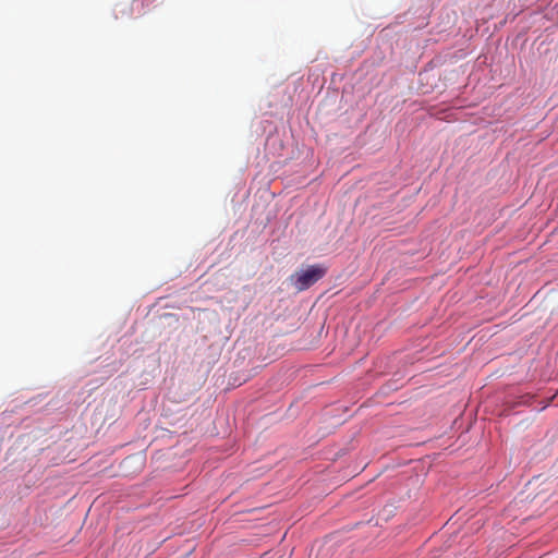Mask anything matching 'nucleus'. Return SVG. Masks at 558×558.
Here are the masks:
<instances>
[{"label":"nucleus","instance_id":"1","mask_svg":"<svg viewBox=\"0 0 558 558\" xmlns=\"http://www.w3.org/2000/svg\"><path fill=\"white\" fill-rule=\"evenodd\" d=\"M326 275V268L322 265H312L305 269L295 271L290 276L291 284L301 292L307 290Z\"/></svg>","mask_w":558,"mask_h":558}]
</instances>
